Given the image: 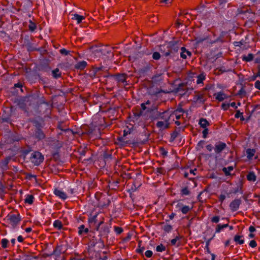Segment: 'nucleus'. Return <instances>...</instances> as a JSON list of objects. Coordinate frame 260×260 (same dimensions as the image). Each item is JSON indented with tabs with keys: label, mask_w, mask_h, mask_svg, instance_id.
Wrapping results in <instances>:
<instances>
[{
	"label": "nucleus",
	"mask_w": 260,
	"mask_h": 260,
	"mask_svg": "<svg viewBox=\"0 0 260 260\" xmlns=\"http://www.w3.org/2000/svg\"><path fill=\"white\" fill-rule=\"evenodd\" d=\"M27 178L29 179H31L32 178H36V175H32L31 174H28L27 175Z\"/></svg>",
	"instance_id": "nucleus-64"
},
{
	"label": "nucleus",
	"mask_w": 260,
	"mask_h": 260,
	"mask_svg": "<svg viewBox=\"0 0 260 260\" xmlns=\"http://www.w3.org/2000/svg\"><path fill=\"white\" fill-rule=\"evenodd\" d=\"M7 218L13 226L17 225L21 220L19 214H10L7 216Z\"/></svg>",
	"instance_id": "nucleus-5"
},
{
	"label": "nucleus",
	"mask_w": 260,
	"mask_h": 260,
	"mask_svg": "<svg viewBox=\"0 0 260 260\" xmlns=\"http://www.w3.org/2000/svg\"><path fill=\"white\" fill-rule=\"evenodd\" d=\"M53 226L57 230H61L62 228L63 225L61 221L57 219L54 221Z\"/></svg>",
	"instance_id": "nucleus-24"
},
{
	"label": "nucleus",
	"mask_w": 260,
	"mask_h": 260,
	"mask_svg": "<svg viewBox=\"0 0 260 260\" xmlns=\"http://www.w3.org/2000/svg\"><path fill=\"white\" fill-rule=\"evenodd\" d=\"M87 63L86 61L83 60L78 62L75 66V68L77 70H83L87 66Z\"/></svg>",
	"instance_id": "nucleus-15"
},
{
	"label": "nucleus",
	"mask_w": 260,
	"mask_h": 260,
	"mask_svg": "<svg viewBox=\"0 0 260 260\" xmlns=\"http://www.w3.org/2000/svg\"><path fill=\"white\" fill-rule=\"evenodd\" d=\"M172 0H160V2L166 4H170L172 2Z\"/></svg>",
	"instance_id": "nucleus-60"
},
{
	"label": "nucleus",
	"mask_w": 260,
	"mask_h": 260,
	"mask_svg": "<svg viewBox=\"0 0 260 260\" xmlns=\"http://www.w3.org/2000/svg\"><path fill=\"white\" fill-rule=\"evenodd\" d=\"M156 250L157 252L165 251L166 250V247L162 244H160L156 247Z\"/></svg>",
	"instance_id": "nucleus-32"
},
{
	"label": "nucleus",
	"mask_w": 260,
	"mask_h": 260,
	"mask_svg": "<svg viewBox=\"0 0 260 260\" xmlns=\"http://www.w3.org/2000/svg\"><path fill=\"white\" fill-rule=\"evenodd\" d=\"M234 45L235 46L241 47L242 45H243V42H242V41H238V42H234Z\"/></svg>",
	"instance_id": "nucleus-51"
},
{
	"label": "nucleus",
	"mask_w": 260,
	"mask_h": 260,
	"mask_svg": "<svg viewBox=\"0 0 260 260\" xmlns=\"http://www.w3.org/2000/svg\"><path fill=\"white\" fill-rule=\"evenodd\" d=\"M235 117L236 118H238L240 117L241 120H244V118L243 116V113L241 112L239 110H237L235 115Z\"/></svg>",
	"instance_id": "nucleus-35"
},
{
	"label": "nucleus",
	"mask_w": 260,
	"mask_h": 260,
	"mask_svg": "<svg viewBox=\"0 0 260 260\" xmlns=\"http://www.w3.org/2000/svg\"><path fill=\"white\" fill-rule=\"evenodd\" d=\"M254 86L256 89L260 90V81H256L254 83Z\"/></svg>",
	"instance_id": "nucleus-53"
},
{
	"label": "nucleus",
	"mask_w": 260,
	"mask_h": 260,
	"mask_svg": "<svg viewBox=\"0 0 260 260\" xmlns=\"http://www.w3.org/2000/svg\"><path fill=\"white\" fill-rule=\"evenodd\" d=\"M153 252L151 250H147L145 253V255L147 257L150 258L152 256Z\"/></svg>",
	"instance_id": "nucleus-47"
},
{
	"label": "nucleus",
	"mask_w": 260,
	"mask_h": 260,
	"mask_svg": "<svg viewBox=\"0 0 260 260\" xmlns=\"http://www.w3.org/2000/svg\"><path fill=\"white\" fill-rule=\"evenodd\" d=\"M134 115L135 117L137 119L138 118H139L142 115V112H136L134 113Z\"/></svg>",
	"instance_id": "nucleus-55"
},
{
	"label": "nucleus",
	"mask_w": 260,
	"mask_h": 260,
	"mask_svg": "<svg viewBox=\"0 0 260 260\" xmlns=\"http://www.w3.org/2000/svg\"><path fill=\"white\" fill-rule=\"evenodd\" d=\"M59 51L61 54L65 55H67L68 54H69V52H70L69 51H68L65 49H61Z\"/></svg>",
	"instance_id": "nucleus-49"
},
{
	"label": "nucleus",
	"mask_w": 260,
	"mask_h": 260,
	"mask_svg": "<svg viewBox=\"0 0 260 260\" xmlns=\"http://www.w3.org/2000/svg\"><path fill=\"white\" fill-rule=\"evenodd\" d=\"M187 86L183 84H180L177 89V92L180 95H185L187 92Z\"/></svg>",
	"instance_id": "nucleus-12"
},
{
	"label": "nucleus",
	"mask_w": 260,
	"mask_h": 260,
	"mask_svg": "<svg viewBox=\"0 0 260 260\" xmlns=\"http://www.w3.org/2000/svg\"><path fill=\"white\" fill-rule=\"evenodd\" d=\"M71 16H72V19L73 20H76L77 21V24L80 23L83 20H84L85 19L84 16L80 15L76 13L71 14Z\"/></svg>",
	"instance_id": "nucleus-16"
},
{
	"label": "nucleus",
	"mask_w": 260,
	"mask_h": 260,
	"mask_svg": "<svg viewBox=\"0 0 260 260\" xmlns=\"http://www.w3.org/2000/svg\"><path fill=\"white\" fill-rule=\"evenodd\" d=\"M249 246L252 248L255 247L257 245L256 242L255 240H251L249 243Z\"/></svg>",
	"instance_id": "nucleus-50"
},
{
	"label": "nucleus",
	"mask_w": 260,
	"mask_h": 260,
	"mask_svg": "<svg viewBox=\"0 0 260 260\" xmlns=\"http://www.w3.org/2000/svg\"><path fill=\"white\" fill-rule=\"evenodd\" d=\"M163 230L167 233L170 232L172 230V226L169 224H166L163 227Z\"/></svg>",
	"instance_id": "nucleus-38"
},
{
	"label": "nucleus",
	"mask_w": 260,
	"mask_h": 260,
	"mask_svg": "<svg viewBox=\"0 0 260 260\" xmlns=\"http://www.w3.org/2000/svg\"><path fill=\"white\" fill-rule=\"evenodd\" d=\"M234 169V168L232 166H229L228 167H224L223 169H222V171L224 172V173L225 174V175L226 176H229V175H230V172L233 171Z\"/></svg>",
	"instance_id": "nucleus-30"
},
{
	"label": "nucleus",
	"mask_w": 260,
	"mask_h": 260,
	"mask_svg": "<svg viewBox=\"0 0 260 260\" xmlns=\"http://www.w3.org/2000/svg\"><path fill=\"white\" fill-rule=\"evenodd\" d=\"M206 142L204 140L200 141L197 146V147L198 150L203 148L204 147Z\"/></svg>",
	"instance_id": "nucleus-36"
},
{
	"label": "nucleus",
	"mask_w": 260,
	"mask_h": 260,
	"mask_svg": "<svg viewBox=\"0 0 260 260\" xmlns=\"http://www.w3.org/2000/svg\"><path fill=\"white\" fill-rule=\"evenodd\" d=\"M44 160V156L38 151H35L31 154L30 160L35 166H39Z\"/></svg>",
	"instance_id": "nucleus-1"
},
{
	"label": "nucleus",
	"mask_w": 260,
	"mask_h": 260,
	"mask_svg": "<svg viewBox=\"0 0 260 260\" xmlns=\"http://www.w3.org/2000/svg\"><path fill=\"white\" fill-rule=\"evenodd\" d=\"M193 101L196 103L203 104L206 101V98L203 93H198L194 95Z\"/></svg>",
	"instance_id": "nucleus-10"
},
{
	"label": "nucleus",
	"mask_w": 260,
	"mask_h": 260,
	"mask_svg": "<svg viewBox=\"0 0 260 260\" xmlns=\"http://www.w3.org/2000/svg\"><path fill=\"white\" fill-rule=\"evenodd\" d=\"M78 235L82 236L87 234L89 232V229L85 227L84 224H82L78 227Z\"/></svg>",
	"instance_id": "nucleus-14"
},
{
	"label": "nucleus",
	"mask_w": 260,
	"mask_h": 260,
	"mask_svg": "<svg viewBox=\"0 0 260 260\" xmlns=\"http://www.w3.org/2000/svg\"><path fill=\"white\" fill-rule=\"evenodd\" d=\"M111 76L118 83H124L126 82L127 75L125 74H116L112 75Z\"/></svg>",
	"instance_id": "nucleus-6"
},
{
	"label": "nucleus",
	"mask_w": 260,
	"mask_h": 260,
	"mask_svg": "<svg viewBox=\"0 0 260 260\" xmlns=\"http://www.w3.org/2000/svg\"><path fill=\"white\" fill-rule=\"evenodd\" d=\"M242 237V236H239V235H236L235 237H234V241L241 245V244H243L244 242V241L243 239H242L241 238Z\"/></svg>",
	"instance_id": "nucleus-31"
},
{
	"label": "nucleus",
	"mask_w": 260,
	"mask_h": 260,
	"mask_svg": "<svg viewBox=\"0 0 260 260\" xmlns=\"http://www.w3.org/2000/svg\"><path fill=\"white\" fill-rule=\"evenodd\" d=\"M249 231L250 233H253V232L255 231V229L253 226H250L249 228Z\"/></svg>",
	"instance_id": "nucleus-61"
},
{
	"label": "nucleus",
	"mask_w": 260,
	"mask_h": 260,
	"mask_svg": "<svg viewBox=\"0 0 260 260\" xmlns=\"http://www.w3.org/2000/svg\"><path fill=\"white\" fill-rule=\"evenodd\" d=\"M237 94L241 98H243L245 96L246 92L245 90L243 88H242L240 90L238 91Z\"/></svg>",
	"instance_id": "nucleus-40"
},
{
	"label": "nucleus",
	"mask_w": 260,
	"mask_h": 260,
	"mask_svg": "<svg viewBox=\"0 0 260 260\" xmlns=\"http://www.w3.org/2000/svg\"><path fill=\"white\" fill-rule=\"evenodd\" d=\"M15 87H18L20 88L22 87V84L20 82H18L17 83L15 84L14 85Z\"/></svg>",
	"instance_id": "nucleus-62"
},
{
	"label": "nucleus",
	"mask_w": 260,
	"mask_h": 260,
	"mask_svg": "<svg viewBox=\"0 0 260 260\" xmlns=\"http://www.w3.org/2000/svg\"><path fill=\"white\" fill-rule=\"evenodd\" d=\"M160 153L163 158H165L168 155V151L163 147L160 148Z\"/></svg>",
	"instance_id": "nucleus-33"
},
{
	"label": "nucleus",
	"mask_w": 260,
	"mask_h": 260,
	"mask_svg": "<svg viewBox=\"0 0 260 260\" xmlns=\"http://www.w3.org/2000/svg\"><path fill=\"white\" fill-rule=\"evenodd\" d=\"M172 115L169 111H165L163 112L156 111L154 119H158L161 121H170Z\"/></svg>",
	"instance_id": "nucleus-2"
},
{
	"label": "nucleus",
	"mask_w": 260,
	"mask_h": 260,
	"mask_svg": "<svg viewBox=\"0 0 260 260\" xmlns=\"http://www.w3.org/2000/svg\"><path fill=\"white\" fill-rule=\"evenodd\" d=\"M104 217H102L101 218V221L99 222L98 225L96 226V231H99L100 226L102 224H103L104 223Z\"/></svg>",
	"instance_id": "nucleus-46"
},
{
	"label": "nucleus",
	"mask_w": 260,
	"mask_h": 260,
	"mask_svg": "<svg viewBox=\"0 0 260 260\" xmlns=\"http://www.w3.org/2000/svg\"><path fill=\"white\" fill-rule=\"evenodd\" d=\"M36 24L31 22L30 24L29 25V30L33 31L36 29Z\"/></svg>",
	"instance_id": "nucleus-45"
},
{
	"label": "nucleus",
	"mask_w": 260,
	"mask_h": 260,
	"mask_svg": "<svg viewBox=\"0 0 260 260\" xmlns=\"http://www.w3.org/2000/svg\"><path fill=\"white\" fill-rule=\"evenodd\" d=\"M178 133L176 132H174L171 135V138L173 139V140H174L176 138V137H177L178 136Z\"/></svg>",
	"instance_id": "nucleus-59"
},
{
	"label": "nucleus",
	"mask_w": 260,
	"mask_h": 260,
	"mask_svg": "<svg viewBox=\"0 0 260 260\" xmlns=\"http://www.w3.org/2000/svg\"><path fill=\"white\" fill-rule=\"evenodd\" d=\"M226 147V144L221 141L217 142L214 146V152L216 154H219Z\"/></svg>",
	"instance_id": "nucleus-4"
},
{
	"label": "nucleus",
	"mask_w": 260,
	"mask_h": 260,
	"mask_svg": "<svg viewBox=\"0 0 260 260\" xmlns=\"http://www.w3.org/2000/svg\"><path fill=\"white\" fill-rule=\"evenodd\" d=\"M182 237L180 236H177L175 238L171 240V244L172 245H176L179 246L180 245L179 240L181 239Z\"/></svg>",
	"instance_id": "nucleus-22"
},
{
	"label": "nucleus",
	"mask_w": 260,
	"mask_h": 260,
	"mask_svg": "<svg viewBox=\"0 0 260 260\" xmlns=\"http://www.w3.org/2000/svg\"><path fill=\"white\" fill-rule=\"evenodd\" d=\"M206 79V75L204 73H201L197 76V83L200 84L203 83Z\"/></svg>",
	"instance_id": "nucleus-23"
},
{
	"label": "nucleus",
	"mask_w": 260,
	"mask_h": 260,
	"mask_svg": "<svg viewBox=\"0 0 260 260\" xmlns=\"http://www.w3.org/2000/svg\"><path fill=\"white\" fill-rule=\"evenodd\" d=\"M145 250V248L144 247H141L140 248H138L137 249V252L139 254H143L144 250Z\"/></svg>",
	"instance_id": "nucleus-58"
},
{
	"label": "nucleus",
	"mask_w": 260,
	"mask_h": 260,
	"mask_svg": "<svg viewBox=\"0 0 260 260\" xmlns=\"http://www.w3.org/2000/svg\"><path fill=\"white\" fill-rule=\"evenodd\" d=\"M199 124L203 128H207V127L210 125V123L207 120L203 118L200 119Z\"/></svg>",
	"instance_id": "nucleus-18"
},
{
	"label": "nucleus",
	"mask_w": 260,
	"mask_h": 260,
	"mask_svg": "<svg viewBox=\"0 0 260 260\" xmlns=\"http://www.w3.org/2000/svg\"><path fill=\"white\" fill-rule=\"evenodd\" d=\"M241 204V200L240 199H236L230 204V208L232 211H236Z\"/></svg>",
	"instance_id": "nucleus-8"
},
{
	"label": "nucleus",
	"mask_w": 260,
	"mask_h": 260,
	"mask_svg": "<svg viewBox=\"0 0 260 260\" xmlns=\"http://www.w3.org/2000/svg\"><path fill=\"white\" fill-rule=\"evenodd\" d=\"M51 73L53 78L54 79H58L61 76V73L58 68L52 70Z\"/></svg>",
	"instance_id": "nucleus-20"
},
{
	"label": "nucleus",
	"mask_w": 260,
	"mask_h": 260,
	"mask_svg": "<svg viewBox=\"0 0 260 260\" xmlns=\"http://www.w3.org/2000/svg\"><path fill=\"white\" fill-rule=\"evenodd\" d=\"M190 193L189 190H188L187 187H184L181 190V193L183 195H188Z\"/></svg>",
	"instance_id": "nucleus-42"
},
{
	"label": "nucleus",
	"mask_w": 260,
	"mask_h": 260,
	"mask_svg": "<svg viewBox=\"0 0 260 260\" xmlns=\"http://www.w3.org/2000/svg\"><path fill=\"white\" fill-rule=\"evenodd\" d=\"M9 241L7 239H3L1 241L2 247L3 248H6L8 247Z\"/></svg>",
	"instance_id": "nucleus-37"
},
{
	"label": "nucleus",
	"mask_w": 260,
	"mask_h": 260,
	"mask_svg": "<svg viewBox=\"0 0 260 260\" xmlns=\"http://www.w3.org/2000/svg\"><path fill=\"white\" fill-rule=\"evenodd\" d=\"M214 96H215V99L219 102H222L227 98L226 95L223 91L215 93H214Z\"/></svg>",
	"instance_id": "nucleus-13"
},
{
	"label": "nucleus",
	"mask_w": 260,
	"mask_h": 260,
	"mask_svg": "<svg viewBox=\"0 0 260 260\" xmlns=\"http://www.w3.org/2000/svg\"><path fill=\"white\" fill-rule=\"evenodd\" d=\"M176 208L179 211H180L182 214H186L192 210L193 207L188 205H184L182 203L179 202L176 205Z\"/></svg>",
	"instance_id": "nucleus-3"
},
{
	"label": "nucleus",
	"mask_w": 260,
	"mask_h": 260,
	"mask_svg": "<svg viewBox=\"0 0 260 260\" xmlns=\"http://www.w3.org/2000/svg\"><path fill=\"white\" fill-rule=\"evenodd\" d=\"M260 77V71H258V72L252 77V80H255L256 78Z\"/></svg>",
	"instance_id": "nucleus-56"
},
{
	"label": "nucleus",
	"mask_w": 260,
	"mask_h": 260,
	"mask_svg": "<svg viewBox=\"0 0 260 260\" xmlns=\"http://www.w3.org/2000/svg\"><path fill=\"white\" fill-rule=\"evenodd\" d=\"M170 125V121L158 120L156 123V126L159 128V130L162 131L167 129L169 127Z\"/></svg>",
	"instance_id": "nucleus-7"
},
{
	"label": "nucleus",
	"mask_w": 260,
	"mask_h": 260,
	"mask_svg": "<svg viewBox=\"0 0 260 260\" xmlns=\"http://www.w3.org/2000/svg\"><path fill=\"white\" fill-rule=\"evenodd\" d=\"M243 61L249 62L253 60V55L252 53H249L247 55H243L242 57Z\"/></svg>",
	"instance_id": "nucleus-29"
},
{
	"label": "nucleus",
	"mask_w": 260,
	"mask_h": 260,
	"mask_svg": "<svg viewBox=\"0 0 260 260\" xmlns=\"http://www.w3.org/2000/svg\"><path fill=\"white\" fill-rule=\"evenodd\" d=\"M99 132V129H98V131H96V129L95 128H93L92 127H89L88 128V129H87L86 133L90 137H93L96 133H98Z\"/></svg>",
	"instance_id": "nucleus-28"
},
{
	"label": "nucleus",
	"mask_w": 260,
	"mask_h": 260,
	"mask_svg": "<svg viewBox=\"0 0 260 260\" xmlns=\"http://www.w3.org/2000/svg\"><path fill=\"white\" fill-rule=\"evenodd\" d=\"M206 147L209 152L212 151L213 149H214V147L211 144L207 145Z\"/></svg>",
	"instance_id": "nucleus-52"
},
{
	"label": "nucleus",
	"mask_w": 260,
	"mask_h": 260,
	"mask_svg": "<svg viewBox=\"0 0 260 260\" xmlns=\"http://www.w3.org/2000/svg\"><path fill=\"white\" fill-rule=\"evenodd\" d=\"M99 215V213H96L94 215H90L88 219V221L89 223H96L98 221L97 217Z\"/></svg>",
	"instance_id": "nucleus-26"
},
{
	"label": "nucleus",
	"mask_w": 260,
	"mask_h": 260,
	"mask_svg": "<svg viewBox=\"0 0 260 260\" xmlns=\"http://www.w3.org/2000/svg\"><path fill=\"white\" fill-rule=\"evenodd\" d=\"M34 197L32 194H27L24 200L25 203L31 205L33 203Z\"/></svg>",
	"instance_id": "nucleus-27"
},
{
	"label": "nucleus",
	"mask_w": 260,
	"mask_h": 260,
	"mask_svg": "<svg viewBox=\"0 0 260 260\" xmlns=\"http://www.w3.org/2000/svg\"><path fill=\"white\" fill-rule=\"evenodd\" d=\"M246 178L249 181L254 182L256 180V176L254 172H249L246 175Z\"/></svg>",
	"instance_id": "nucleus-19"
},
{
	"label": "nucleus",
	"mask_w": 260,
	"mask_h": 260,
	"mask_svg": "<svg viewBox=\"0 0 260 260\" xmlns=\"http://www.w3.org/2000/svg\"><path fill=\"white\" fill-rule=\"evenodd\" d=\"M35 136L39 140L43 139L45 138V134L41 129H37L35 132Z\"/></svg>",
	"instance_id": "nucleus-21"
},
{
	"label": "nucleus",
	"mask_w": 260,
	"mask_h": 260,
	"mask_svg": "<svg viewBox=\"0 0 260 260\" xmlns=\"http://www.w3.org/2000/svg\"><path fill=\"white\" fill-rule=\"evenodd\" d=\"M181 51L180 56L183 59H186L187 55L191 56V52L187 50L184 47H181Z\"/></svg>",
	"instance_id": "nucleus-17"
},
{
	"label": "nucleus",
	"mask_w": 260,
	"mask_h": 260,
	"mask_svg": "<svg viewBox=\"0 0 260 260\" xmlns=\"http://www.w3.org/2000/svg\"><path fill=\"white\" fill-rule=\"evenodd\" d=\"M220 218L218 216H215L211 218V222L213 223H218L219 221Z\"/></svg>",
	"instance_id": "nucleus-43"
},
{
	"label": "nucleus",
	"mask_w": 260,
	"mask_h": 260,
	"mask_svg": "<svg viewBox=\"0 0 260 260\" xmlns=\"http://www.w3.org/2000/svg\"><path fill=\"white\" fill-rule=\"evenodd\" d=\"M53 192L56 196L63 200H66L68 198V196L66 193L57 188H55Z\"/></svg>",
	"instance_id": "nucleus-11"
},
{
	"label": "nucleus",
	"mask_w": 260,
	"mask_h": 260,
	"mask_svg": "<svg viewBox=\"0 0 260 260\" xmlns=\"http://www.w3.org/2000/svg\"><path fill=\"white\" fill-rule=\"evenodd\" d=\"M229 107H230V105L229 104H226L223 103L222 104V108L224 110H227L229 109Z\"/></svg>",
	"instance_id": "nucleus-54"
},
{
	"label": "nucleus",
	"mask_w": 260,
	"mask_h": 260,
	"mask_svg": "<svg viewBox=\"0 0 260 260\" xmlns=\"http://www.w3.org/2000/svg\"><path fill=\"white\" fill-rule=\"evenodd\" d=\"M223 229V227L222 226V225L221 224H218V225H217V226L216 227L215 233H219Z\"/></svg>",
	"instance_id": "nucleus-41"
},
{
	"label": "nucleus",
	"mask_w": 260,
	"mask_h": 260,
	"mask_svg": "<svg viewBox=\"0 0 260 260\" xmlns=\"http://www.w3.org/2000/svg\"><path fill=\"white\" fill-rule=\"evenodd\" d=\"M141 108L143 110H147V111L148 112H150L151 111L153 110V109H149L147 107H146V105H145V104L144 103H142L141 104Z\"/></svg>",
	"instance_id": "nucleus-44"
},
{
	"label": "nucleus",
	"mask_w": 260,
	"mask_h": 260,
	"mask_svg": "<svg viewBox=\"0 0 260 260\" xmlns=\"http://www.w3.org/2000/svg\"><path fill=\"white\" fill-rule=\"evenodd\" d=\"M114 231L116 233V234L120 235L123 232V230L121 227L115 226H114Z\"/></svg>",
	"instance_id": "nucleus-34"
},
{
	"label": "nucleus",
	"mask_w": 260,
	"mask_h": 260,
	"mask_svg": "<svg viewBox=\"0 0 260 260\" xmlns=\"http://www.w3.org/2000/svg\"><path fill=\"white\" fill-rule=\"evenodd\" d=\"M68 193H69L71 194H73L75 192L74 189L73 188H69L68 189Z\"/></svg>",
	"instance_id": "nucleus-63"
},
{
	"label": "nucleus",
	"mask_w": 260,
	"mask_h": 260,
	"mask_svg": "<svg viewBox=\"0 0 260 260\" xmlns=\"http://www.w3.org/2000/svg\"><path fill=\"white\" fill-rule=\"evenodd\" d=\"M225 196L224 194H220L219 197V200L221 203L225 200Z\"/></svg>",
	"instance_id": "nucleus-57"
},
{
	"label": "nucleus",
	"mask_w": 260,
	"mask_h": 260,
	"mask_svg": "<svg viewBox=\"0 0 260 260\" xmlns=\"http://www.w3.org/2000/svg\"><path fill=\"white\" fill-rule=\"evenodd\" d=\"M152 58L153 59L157 60L160 58V54L158 52H155L152 54Z\"/></svg>",
	"instance_id": "nucleus-39"
},
{
	"label": "nucleus",
	"mask_w": 260,
	"mask_h": 260,
	"mask_svg": "<svg viewBox=\"0 0 260 260\" xmlns=\"http://www.w3.org/2000/svg\"><path fill=\"white\" fill-rule=\"evenodd\" d=\"M209 129L208 128H204V129L203 131L202 134H203V137L204 138H206L207 137V135L208 134Z\"/></svg>",
	"instance_id": "nucleus-48"
},
{
	"label": "nucleus",
	"mask_w": 260,
	"mask_h": 260,
	"mask_svg": "<svg viewBox=\"0 0 260 260\" xmlns=\"http://www.w3.org/2000/svg\"><path fill=\"white\" fill-rule=\"evenodd\" d=\"M246 154L247 157L248 159H252V157L254 155L255 153V150L253 149H247L246 150Z\"/></svg>",
	"instance_id": "nucleus-25"
},
{
	"label": "nucleus",
	"mask_w": 260,
	"mask_h": 260,
	"mask_svg": "<svg viewBox=\"0 0 260 260\" xmlns=\"http://www.w3.org/2000/svg\"><path fill=\"white\" fill-rule=\"evenodd\" d=\"M184 112V110L180 106H178L177 109L174 110L171 114L172 115V117L175 116L176 119H179L183 115Z\"/></svg>",
	"instance_id": "nucleus-9"
}]
</instances>
